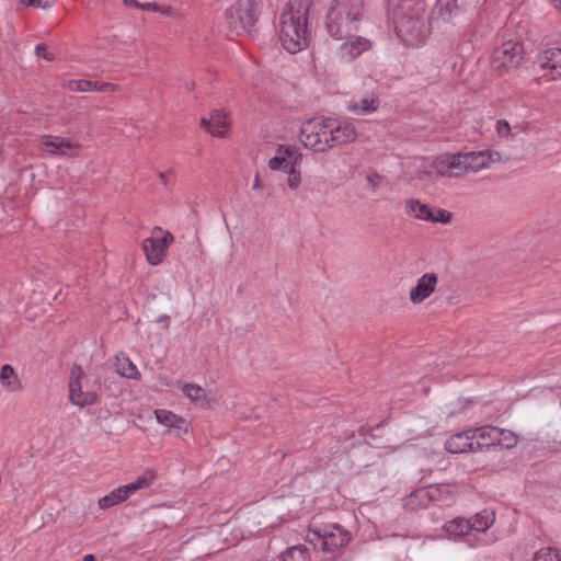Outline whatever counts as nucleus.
Segmentation results:
<instances>
[{"instance_id": "obj_1", "label": "nucleus", "mask_w": 561, "mask_h": 561, "mask_svg": "<svg viewBox=\"0 0 561 561\" xmlns=\"http://www.w3.org/2000/svg\"><path fill=\"white\" fill-rule=\"evenodd\" d=\"M311 34L308 28V8L288 4L279 16V41L289 54H296L309 46Z\"/></svg>"}, {"instance_id": "obj_2", "label": "nucleus", "mask_w": 561, "mask_h": 561, "mask_svg": "<svg viewBox=\"0 0 561 561\" xmlns=\"http://www.w3.org/2000/svg\"><path fill=\"white\" fill-rule=\"evenodd\" d=\"M364 0H333L325 16V30L334 41H342L358 30L364 14Z\"/></svg>"}, {"instance_id": "obj_3", "label": "nucleus", "mask_w": 561, "mask_h": 561, "mask_svg": "<svg viewBox=\"0 0 561 561\" xmlns=\"http://www.w3.org/2000/svg\"><path fill=\"white\" fill-rule=\"evenodd\" d=\"M261 1L237 0L225 11L227 26L236 34H251L261 13Z\"/></svg>"}, {"instance_id": "obj_4", "label": "nucleus", "mask_w": 561, "mask_h": 561, "mask_svg": "<svg viewBox=\"0 0 561 561\" xmlns=\"http://www.w3.org/2000/svg\"><path fill=\"white\" fill-rule=\"evenodd\" d=\"M308 541L322 551L334 552L346 546L351 540V534L337 524H328L309 529Z\"/></svg>"}, {"instance_id": "obj_5", "label": "nucleus", "mask_w": 561, "mask_h": 561, "mask_svg": "<svg viewBox=\"0 0 561 561\" xmlns=\"http://www.w3.org/2000/svg\"><path fill=\"white\" fill-rule=\"evenodd\" d=\"M331 130L332 118L309 119L301 126L300 140L305 147L312 149L314 152H324L331 149Z\"/></svg>"}, {"instance_id": "obj_6", "label": "nucleus", "mask_w": 561, "mask_h": 561, "mask_svg": "<svg viewBox=\"0 0 561 561\" xmlns=\"http://www.w3.org/2000/svg\"><path fill=\"white\" fill-rule=\"evenodd\" d=\"M524 59V46L520 42L507 41L493 53L492 66L499 75L516 70Z\"/></svg>"}, {"instance_id": "obj_7", "label": "nucleus", "mask_w": 561, "mask_h": 561, "mask_svg": "<svg viewBox=\"0 0 561 561\" xmlns=\"http://www.w3.org/2000/svg\"><path fill=\"white\" fill-rule=\"evenodd\" d=\"M173 241L174 236L170 231L156 226L151 231V236L142 241V250L148 263L150 265L160 264Z\"/></svg>"}, {"instance_id": "obj_8", "label": "nucleus", "mask_w": 561, "mask_h": 561, "mask_svg": "<svg viewBox=\"0 0 561 561\" xmlns=\"http://www.w3.org/2000/svg\"><path fill=\"white\" fill-rule=\"evenodd\" d=\"M84 373L80 366H73L70 370L69 379V400L72 404L80 408L91 405L98 401V393L95 391H83L81 378Z\"/></svg>"}, {"instance_id": "obj_9", "label": "nucleus", "mask_w": 561, "mask_h": 561, "mask_svg": "<svg viewBox=\"0 0 561 561\" xmlns=\"http://www.w3.org/2000/svg\"><path fill=\"white\" fill-rule=\"evenodd\" d=\"M535 62L543 71V77L549 80L561 79V48L552 47L541 51Z\"/></svg>"}, {"instance_id": "obj_10", "label": "nucleus", "mask_w": 561, "mask_h": 561, "mask_svg": "<svg viewBox=\"0 0 561 561\" xmlns=\"http://www.w3.org/2000/svg\"><path fill=\"white\" fill-rule=\"evenodd\" d=\"M342 44L339 47V54L342 59L352 61L359 57L363 53L371 48V42L368 38L353 35L350 33L342 39Z\"/></svg>"}, {"instance_id": "obj_11", "label": "nucleus", "mask_w": 561, "mask_h": 561, "mask_svg": "<svg viewBox=\"0 0 561 561\" xmlns=\"http://www.w3.org/2000/svg\"><path fill=\"white\" fill-rule=\"evenodd\" d=\"M437 284L438 276L435 273L423 274L410 290V301L414 305L423 302L435 291Z\"/></svg>"}, {"instance_id": "obj_12", "label": "nucleus", "mask_w": 561, "mask_h": 561, "mask_svg": "<svg viewBox=\"0 0 561 561\" xmlns=\"http://www.w3.org/2000/svg\"><path fill=\"white\" fill-rule=\"evenodd\" d=\"M357 133L352 123L337 122L332 118V130L330 136V148L351 144L356 139Z\"/></svg>"}, {"instance_id": "obj_13", "label": "nucleus", "mask_w": 561, "mask_h": 561, "mask_svg": "<svg viewBox=\"0 0 561 561\" xmlns=\"http://www.w3.org/2000/svg\"><path fill=\"white\" fill-rule=\"evenodd\" d=\"M472 437L474 440V447L479 450H490L497 448V427L492 425H484L471 430Z\"/></svg>"}, {"instance_id": "obj_14", "label": "nucleus", "mask_w": 561, "mask_h": 561, "mask_svg": "<svg viewBox=\"0 0 561 561\" xmlns=\"http://www.w3.org/2000/svg\"><path fill=\"white\" fill-rule=\"evenodd\" d=\"M459 154L458 153H445L438 156L433 161V169L437 174L442 176H460L461 172L459 170Z\"/></svg>"}, {"instance_id": "obj_15", "label": "nucleus", "mask_w": 561, "mask_h": 561, "mask_svg": "<svg viewBox=\"0 0 561 561\" xmlns=\"http://www.w3.org/2000/svg\"><path fill=\"white\" fill-rule=\"evenodd\" d=\"M460 161H459V170L462 174L469 173V172H478L489 164V156H486L484 152H466L461 153L458 152Z\"/></svg>"}, {"instance_id": "obj_16", "label": "nucleus", "mask_w": 561, "mask_h": 561, "mask_svg": "<svg viewBox=\"0 0 561 561\" xmlns=\"http://www.w3.org/2000/svg\"><path fill=\"white\" fill-rule=\"evenodd\" d=\"M154 414L158 423L169 428H173L178 436L188 432L190 423L184 417L173 413L172 411L157 409Z\"/></svg>"}, {"instance_id": "obj_17", "label": "nucleus", "mask_w": 561, "mask_h": 561, "mask_svg": "<svg viewBox=\"0 0 561 561\" xmlns=\"http://www.w3.org/2000/svg\"><path fill=\"white\" fill-rule=\"evenodd\" d=\"M445 448L451 454L476 450L471 430L450 436L445 443Z\"/></svg>"}, {"instance_id": "obj_18", "label": "nucleus", "mask_w": 561, "mask_h": 561, "mask_svg": "<svg viewBox=\"0 0 561 561\" xmlns=\"http://www.w3.org/2000/svg\"><path fill=\"white\" fill-rule=\"evenodd\" d=\"M201 125L213 136L222 137L228 128L227 115L220 110L211 112L209 118H202Z\"/></svg>"}, {"instance_id": "obj_19", "label": "nucleus", "mask_w": 561, "mask_h": 561, "mask_svg": "<svg viewBox=\"0 0 561 561\" xmlns=\"http://www.w3.org/2000/svg\"><path fill=\"white\" fill-rule=\"evenodd\" d=\"M459 11L458 0H436L432 10V16L448 23L459 14Z\"/></svg>"}, {"instance_id": "obj_20", "label": "nucleus", "mask_w": 561, "mask_h": 561, "mask_svg": "<svg viewBox=\"0 0 561 561\" xmlns=\"http://www.w3.org/2000/svg\"><path fill=\"white\" fill-rule=\"evenodd\" d=\"M443 529L450 538L460 539L472 535L469 526V520L463 517H456L447 520Z\"/></svg>"}, {"instance_id": "obj_21", "label": "nucleus", "mask_w": 561, "mask_h": 561, "mask_svg": "<svg viewBox=\"0 0 561 561\" xmlns=\"http://www.w3.org/2000/svg\"><path fill=\"white\" fill-rule=\"evenodd\" d=\"M379 99L375 95H370L369 98H363L358 101H351L346 108L355 113L357 115H367L374 113L379 107Z\"/></svg>"}, {"instance_id": "obj_22", "label": "nucleus", "mask_w": 561, "mask_h": 561, "mask_svg": "<svg viewBox=\"0 0 561 561\" xmlns=\"http://www.w3.org/2000/svg\"><path fill=\"white\" fill-rule=\"evenodd\" d=\"M468 520L471 534L484 533L494 524L495 515L493 511L483 510Z\"/></svg>"}, {"instance_id": "obj_23", "label": "nucleus", "mask_w": 561, "mask_h": 561, "mask_svg": "<svg viewBox=\"0 0 561 561\" xmlns=\"http://www.w3.org/2000/svg\"><path fill=\"white\" fill-rule=\"evenodd\" d=\"M183 394L194 404L199 405L202 408H206L209 405V400L207 399V394L204 388L194 382H185L182 386Z\"/></svg>"}, {"instance_id": "obj_24", "label": "nucleus", "mask_w": 561, "mask_h": 561, "mask_svg": "<svg viewBox=\"0 0 561 561\" xmlns=\"http://www.w3.org/2000/svg\"><path fill=\"white\" fill-rule=\"evenodd\" d=\"M42 144L46 151L51 154H65L67 150L75 147L71 141L51 135H44L42 137Z\"/></svg>"}, {"instance_id": "obj_25", "label": "nucleus", "mask_w": 561, "mask_h": 561, "mask_svg": "<svg viewBox=\"0 0 561 561\" xmlns=\"http://www.w3.org/2000/svg\"><path fill=\"white\" fill-rule=\"evenodd\" d=\"M405 211L409 216L420 220L430 221L432 219V207L421 203L419 199H408L405 202Z\"/></svg>"}, {"instance_id": "obj_26", "label": "nucleus", "mask_w": 561, "mask_h": 561, "mask_svg": "<svg viewBox=\"0 0 561 561\" xmlns=\"http://www.w3.org/2000/svg\"><path fill=\"white\" fill-rule=\"evenodd\" d=\"M115 366L116 373L124 378L136 380L140 378V373L137 366L124 354L116 356Z\"/></svg>"}, {"instance_id": "obj_27", "label": "nucleus", "mask_w": 561, "mask_h": 561, "mask_svg": "<svg viewBox=\"0 0 561 561\" xmlns=\"http://www.w3.org/2000/svg\"><path fill=\"white\" fill-rule=\"evenodd\" d=\"M431 500L430 492L425 488L417 489L411 492L405 499L403 506L411 511L426 507L427 502Z\"/></svg>"}, {"instance_id": "obj_28", "label": "nucleus", "mask_w": 561, "mask_h": 561, "mask_svg": "<svg viewBox=\"0 0 561 561\" xmlns=\"http://www.w3.org/2000/svg\"><path fill=\"white\" fill-rule=\"evenodd\" d=\"M0 380L10 391H18L22 389L21 381L15 376L14 368L9 364L1 367Z\"/></svg>"}, {"instance_id": "obj_29", "label": "nucleus", "mask_w": 561, "mask_h": 561, "mask_svg": "<svg viewBox=\"0 0 561 561\" xmlns=\"http://www.w3.org/2000/svg\"><path fill=\"white\" fill-rule=\"evenodd\" d=\"M282 561H311V558L306 546L297 545L285 550Z\"/></svg>"}, {"instance_id": "obj_30", "label": "nucleus", "mask_w": 561, "mask_h": 561, "mask_svg": "<svg viewBox=\"0 0 561 561\" xmlns=\"http://www.w3.org/2000/svg\"><path fill=\"white\" fill-rule=\"evenodd\" d=\"M497 434H499V438H497L496 443H497V448H500V449H511V448L515 447L518 443V436L510 430H504V428L497 427Z\"/></svg>"}, {"instance_id": "obj_31", "label": "nucleus", "mask_w": 561, "mask_h": 561, "mask_svg": "<svg viewBox=\"0 0 561 561\" xmlns=\"http://www.w3.org/2000/svg\"><path fill=\"white\" fill-rule=\"evenodd\" d=\"M125 497L122 494V491L119 488L114 489L112 492H110L107 495L101 497L99 500V507L101 510H107L112 506H115L122 502H125Z\"/></svg>"}, {"instance_id": "obj_32", "label": "nucleus", "mask_w": 561, "mask_h": 561, "mask_svg": "<svg viewBox=\"0 0 561 561\" xmlns=\"http://www.w3.org/2000/svg\"><path fill=\"white\" fill-rule=\"evenodd\" d=\"M277 153L283 154L288 161H291L294 165L300 163L302 156L297 152V150L290 146L279 145L277 148Z\"/></svg>"}, {"instance_id": "obj_33", "label": "nucleus", "mask_w": 561, "mask_h": 561, "mask_svg": "<svg viewBox=\"0 0 561 561\" xmlns=\"http://www.w3.org/2000/svg\"><path fill=\"white\" fill-rule=\"evenodd\" d=\"M533 561H561V556L552 548H542L535 553Z\"/></svg>"}, {"instance_id": "obj_34", "label": "nucleus", "mask_w": 561, "mask_h": 561, "mask_svg": "<svg viewBox=\"0 0 561 561\" xmlns=\"http://www.w3.org/2000/svg\"><path fill=\"white\" fill-rule=\"evenodd\" d=\"M67 88L72 92H88L92 91V81L84 79L69 80Z\"/></svg>"}, {"instance_id": "obj_35", "label": "nucleus", "mask_w": 561, "mask_h": 561, "mask_svg": "<svg viewBox=\"0 0 561 561\" xmlns=\"http://www.w3.org/2000/svg\"><path fill=\"white\" fill-rule=\"evenodd\" d=\"M157 478L154 471L147 470L140 477H138L134 483L138 490L149 488L154 479Z\"/></svg>"}, {"instance_id": "obj_36", "label": "nucleus", "mask_w": 561, "mask_h": 561, "mask_svg": "<svg viewBox=\"0 0 561 561\" xmlns=\"http://www.w3.org/2000/svg\"><path fill=\"white\" fill-rule=\"evenodd\" d=\"M268 167L272 170H282L286 173L289 170V167H294V163L288 161L285 157L277 156L270 159Z\"/></svg>"}, {"instance_id": "obj_37", "label": "nucleus", "mask_w": 561, "mask_h": 561, "mask_svg": "<svg viewBox=\"0 0 561 561\" xmlns=\"http://www.w3.org/2000/svg\"><path fill=\"white\" fill-rule=\"evenodd\" d=\"M431 217L432 219H430V221L432 222L448 224L450 222L453 215L450 211L443 208H432Z\"/></svg>"}, {"instance_id": "obj_38", "label": "nucleus", "mask_w": 561, "mask_h": 561, "mask_svg": "<svg viewBox=\"0 0 561 561\" xmlns=\"http://www.w3.org/2000/svg\"><path fill=\"white\" fill-rule=\"evenodd\" d=\"M20 5L28 8L48 9L54 5L55 0H15Z\"/></svg>"}, {"instance_id": "obj_39", "label": "nucleus", "mask_w": 561, "mask_h": 561, "mask_svg": "<svg viewBox=\"0 0 561 561\" xmlns=\"http://www.w3.org/2000/svg\"><path fill=\"white\" fill-rule=\"evenodd\" d=\"M288 173V186L291 190H296L301 182L300 171L296 170V165L289 167Z\"/></svg>"}, {"instance_id": "obj_40", "label": "nucleus", "mask_w": 561, "mask_h": 561, "mask_svg": "<svg viewBox=\"0 0 561 561\" xmlns=\"http://www.w3.org/2000/svg\"><path fill=\"white\" fill-rule=\"evenodd\" d=\"M35 54L38 58H43L47 61H53L56 58V55L48 50L47 45L45 43H39L36 45Z\"/></svg>"}, {"instance_id": "obj_41", "label": "nucleus", "mask_w": 561, "mask_h": 561, "mask_svg": "<svg viewBox=\"0 0 561 561\" xmlns=\"http://www.w3.org/2000/svg\"><path fill=\"white\" fill-rule=\"evenodd\" d=\"M118 90V85L117 84H114V83H110V82H98V81H92V91H98V92H115Z\"/></svg>"}, {"instance_id": "obj_42", "label": "nucleus", "mask_w": 561, "mask_h": 561, "mask_svg": "<svg viewBox=\"0 0 561 561\" xmlns=\"http://www.w3.org/2000/svg\"><path fill=\"white\" fill-rule=\"evenodd\" d=\"M122 491V494L124 495L125 500H127L131 494H134L138 489L136 488L135 483H128L126 485L118 486Z\"/></svg>"}, {"instance_id": "obj_43", "label": "nucleus", "mask_w": 561, "mask_h": 561, "mask_svg": "<svg viewBox=\"0 0 561 561\" xmlns=\"http://www.w3.org/2000/svg\"><path fill=\"white\" fill-rule=\"evenodd\" d=\"M122 491V494L124 495L125 500H127L131 494H134L138 489L136 488L135 483H128L126 485L118 486Z\"/></svg>"}, {"instance_id": "obj_44", "label": "nucleus", "mask_w": 561, "mask_h": 561, "mask_svg": "<svg viewBox=\"0 0 561 561\" xmlns=\"http://www.w3.org/2000/svg\"><path fill=\"white\" fill-rule=\"evenodd\" d=\"M158 12H160L167 16H170V18L179 16V12L171 5H160V9L158 10Z\"/></svg>"}, {"instance_id": "obj_45", "label": "nucleus", "mask_w": 561, "mask_h": 561, "mask_svg": "<svg viewBox=\"0 0 561 561\" xmlns=\"http://www.w3.org/2000/svg\"><path fill=\"white\" fill-rule=\"evenodd\" d=\"M497 133L500 136H507L511 134L510 124L506 121H497Z\"/></svg>"}, {"instance_id": "obj_46", "label": "nucleus", "mask_w": 561, "mask_h": 561, "mask_svg": "<svg viewBox=\"0 0 561 561\" xmlns=\"http://www.w3.org/2000/svg\"><path fill=\"white\" fill-rule=\"evenodd\" d=\"M140 9L146 11L158 12V10L160 9V4L156 2H145L140 5Z\"/></svg>"}, {"instance_id": "obj_47", "label": "nucleus", "mask_w": 561, "mask_h": 561, "mask_svg": "<svg viewBox=\"0 0 561 561\" xmlns=\"http://www.w3.org/2000/svg\"><path fill=\"white\" fill-rule=\"evenodd\" d=\"M158 176L161 180L162 184L167 186L169 184L170 178L173 176V171L169 170L165 172H159Z\"/></svg>"}, {"instance_id": "obj_48", "label": "nucleus", "mask_w": 561, "mask_h": 561, "mask_svg": "<svg viewBox=\"0 0 561 561\" xmlns=\"http://www.w3.org/2000/svg\"><path fill=\"white\" fill-rule=\"evenodd\" d=\"M170 321H171V319H170V316H168V314H162V316H160V317H159V319L157 320V322H158V323H160V324H163V327H164L165 329H168V328H169V325H170Z\"/></svg>"}, {"instance_id": "obj_49", "label": "nucleus", "mask_w": 561, "mask_h": 561, "mask_svg": "<svg viewBox=\"0 0 561 561\" xmlns=\"http://www.w3.org/2000/svg\"><path fill=\"white\" fill-rule=\"evenodd\" d=\"M123 2L127 7H134V8H139V9H140V5L142 4V3L138 2L137 0H123Z\"/></svg>"}, {"instance_id": "obj_50", "label": "nucleus", "mask_w": 561, "mask_h": 561, "mask_svg": "<svg viewBox=\"0 0 561 561\" xmlns=\"http://www.w3.org/2000/svg\"><path fill=\"white\" fill-rule=\"evenodd\" d=\"M254 190L255 188H259L261 187V183H260V176L259 174L255 175V179H254V182H253V186H252Z\"/></svg>"}, {"instance_id": "obj_51", "label": "nucleus", "mask_w": 561, "mask_h": 561, "mask_svg": "<svg viewBox=\"0 0 561 561\" xmlns=\"http://www.w3.org/2000/svg\"><path fill=\"white\" fill-rule=\"evenodd\" d=\"M83 561H95V556L92 553L85 554Z\"/></svg>"}, {"instance_id": "obj_52", "label": "nucleus", "mask_w": 561, "mask_h": 561, "mask_svg": "<svg viewBox=\"0 0 561 561\" xmlns=\"http://www.w3.org/2000/svg\"><path fill=\"white\" fill-rule=\"evenodd\" d=\"M554 8L561 11V0H552Z\"/></svg>"}]
</instances>
